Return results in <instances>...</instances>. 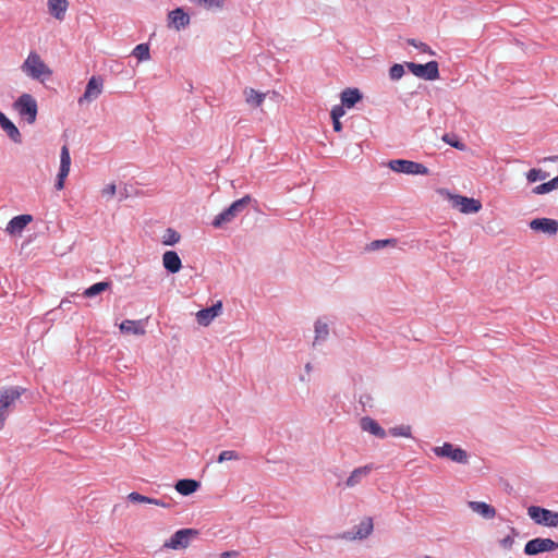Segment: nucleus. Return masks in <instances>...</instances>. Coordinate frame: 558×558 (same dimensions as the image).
Returning a JSON list of instances; mask_svg holds the SVG:
<instances>
[{
	"label": "nucleus",
	"mask_w": 558,
	"mask_h": 558,
	"mask_svg": "<svg viewBox=\"0 0 558 558\" xmlns=\"http://www.w3.org/2000/svg\"><path fill=\"white\" fill-rule=\"evenodd\" d=\"M448 196L452 207L459 209L462 214H474L482 208V204L478 199L453 194H448Z\"/></svg>",
	"instance_id": "obj_10"
},
{
	"label": "nucleus",
	"mask_w": 558,
	"mask_h": 558,
	"mask_svg": "<svg viewBox=\"0 0 558 558\" xmlns=\"http://www.w3.org/2000/svg\"><path fill=\"white\" fill-rule=\"evenodd\" d=\"M0 126L13 142L21 143L22 136L19 129L2 112H0Z\"/></svg>",
	"instance_id": "obj_23"
},
{
	"label": "nucleus",
	"mask_w": 558,
	"mask_h": 558,
	"mask_svg": "<svg viewBox=\"0 0 558 558\" xmlns=\"http://www.w3.org/2000/svg\"><path fill=\"white\" fill-rule=\"evenodd\" d=\"M198 532L194 529H182L177 531L163 546L170 549H184L190 545V542L195 537Z\"/></svg>",
	"instance_id": "obj_9"
},
{
	"label": "nucleus",
	"mask_w": 558,
	"mask_h": 558,
	"mask_svg": "<svg viewBox=\"0 0 558 558\" xmlns=\"http://www.w3.org/2000/svg\"><path fill=\"white\" fill-rule=\"evenodd\" d=\"M372 470H373V465L372 464L360 466V468L353 470L351 472L350 476L345 481V486L347 487H354V486L359 485L362 482L363 478H365L366 476L369 475Z\"/></svg>",
	"instance_id": "obj_20"
},
{
	"label": "nucleus",
	"mask_w": 558,
	"mask_h": 558,
	"mask_svg": "<svg viewBox=\"0 0 558 558\" xmlns=\"http://www.w3.org/2000/svg\"><path fill=\"white\" fill-rule=\"evenodd\" d=\"M221 310L222 304L218 302L210 307L198 311L196 314L197 323L202 326H208L221 313Z\"/></svg>",
	"instance_id": "obj_15"
},
{
	"label": "nucleus",
	"mask_w": 558,
	"mask_h": 558,
	"mask_svg": "<svg viewBox=\"0 0 558 558\" xmlns=\"http://www.w3.org/2000/svg\"><path fill=\"white\" fill-rule=\"evenodd\" d=\"M360 425L364 432H367L378 438L383 439L386 437L385 429L372 417H368V416L362 417Z\"/></svg>",
	"instance_id": "obj_21"
},
{
	"label": "nucleus",
	"mask_w": 558,
	"mask_h": 558,
	"mask_svg": "<svg viewBox=\"0 0 558 558\" xmlns=\"http://www.w3.org/2000/svg\"><path fill=\"white\" fill-rule=\"evenodd\" d=\"M21 392L17 388L10 387L0 389V429L3 428L4 422L15 402L20 399Z\"/></svg>",
	"instance_id": "obj_4"
},
{
	"label": "nucleus",
	"mask_w": 558,
	"mask_h": 558,
	"mask_svg": "<svg viewBox=\"0 0 558 558\" xmlns=\"http://www.w3.org/2000/svg\"><path fill=\"white\" fill-rule=\"evenodd\" d=\"M70 167H71L70 150L66 145H63L61 148V153H60V169H59V173L57 175V181H56V189L58 191L63 190L65 179L70 172Z\"/></svg>",
	"instance_id": "obj_12"
},
{
	"label": "nucleus",
	"mask_w": 558,
	"mask_h": 558,
	"mask_svg": "<svg viewBox=\"0 0 558 558\" xmlns=\"http://www.w3.org/2000/svg\"><path fill=\"white\" fill-rule=\"evenodd\" d=\"M174 487L179 494L187 496L195 493L198 489L199 483L195 480L184 478L178 481Z\"/></svg>",
	"instance_id": "obj_29"
},
{
	"label": "nucleus",
	"mask_w": 558,
	"mask_h": 558,
	"mask_svg": "<svg viewBox=\"0 0 558 558\" xmlns=\"http://www.w3.org/2000/svg\"><path fill=\"white\" fill-rule=\"evenodd\" d=\"M397 240L396 239H386V240H375L371 242L368 245V248L371 251H376L386 246H396Z\"/></svg>",
	"instance_id": "obj_35"
},
{
	"label": "nucleus",
	"mask_w": 558,
	"mask_h": 558,
	"mask_svg": "<svg viewBox=\"0 0 558 558\" xmlns=\"http://www.w3.org/2000/svg\"><path fill=\"white\" fill-rule=\"evenodd\" d=\"M530 228L549 235L558 232V221L550 218H536L530 222Z\"/></svg>",
	"instance_id": "obj_14"
},
{
	"label": "nucleus",
	"mask_w": 558,
	"mask_h": 558,
	"mask_svg": "<svg viewBox=\"0 0 558 558\" xmlns=\"http://www.w3.org/2000/svg\"><path fill=\"white\" fill-rule=\"evenodd\" d=\"M434 452L438 457H446L454 462L465 463L468 460L466 452L461 448H456L451 444H444L440 447H436Z\"/></svg>",
	"instance_id": "obj_13"
},
{
	"label": "nucleus",
	"mask_w": 558,
	"mask_h": 558,
	"mask_svg": "<svg viewBox=\"0 0 558 558\" xmlns=\"http://www.w3.org/2000/svg\"><path fill=\"white\" fill-rule=\"evenodd\" d=\"M558 189V175L548 182L542 183L533 189V193L541 195Z\"/></svg>",
	"instance_id": "obj_30"
},
{
	"label": "nucleus",
	"mask_w": 558,
	"mask_h": 558,
	"mask_svg": "<svg viewBox=\"0 0 558 558\" xmlns=\"http://www.w3.org/2000/svg\"><path fill=\"white\" fill-rule=\"evenodd\" d=\"M243 95H244V98H245V102L248 105V107L251 108H258L263 105L265 98H266V93H260L254 88H251V87H246L244 90H243Z\"/></svg>",
	"instance_id": "obj_24"
},
{
	"label": "nucleus",
	"mask_w": 558,
	"mask_h": 558,
	"mask_svg": "<svg viewBox=\"0 0 558 558\" xmlns=\"http://www.w3.org/2000/svg\"><path fill=\"white\" fill-rule=\"evenodd\" d=\"M116 191H117L116 184L110 183L101 190V194H102V196H105L107 198H111L116 195Z\"/></svg>",
	"instance_id": "obj_43"
},
{
	"label": "nucleus",
	"mask_w": 558,
	"mask_h": 558,
	"mask_svg": "<svg viewBox=\"0 0 558 558\" xmlns=\"http://www.w3.org/2000/svg\"><path fill=\"white\" fill-rule=\"evenodd\" d=\"M409 44L420 49L422 52L434 54V51L424 43H417L415 39H409Z\"/></svg>",
	"instance_id": "obj_42"
},
{
	"label": "nucleus",
	"mask_w": 558,
	"mask_h": 558,
	"mask_svg": "<svg viewBox=\"0 0 558 558\" xmlns=\"http://www.w3.org/2000/svg\"><path fill=\"white\" fill-rule=\"evenodd\" d=\"M235 556H236L235 551H225L221 554V558H231V557H235Z\"/></svg>",
	"instance_id": "obj_46"
},
{
	"label": "nucleus",
	"mask_w": 558,
	"mask_h": 558,
	"mask_svg": "<svg viewBox=\"0 0 558 558\" xmlns=\"http://www.w3.org/2000/svg\"><path fill=\"white\" fill-rule=\"evenodd\" d=\"M332 124H333V130L336 132H340L342 130V124H341L340 120H338V119L332 120Z\"/></svg>",
	"instance_id": "obj_45"
},
{
	"label": "nucleus",
	"mask_w": 558,
	"mask_h": 558,
	"mask_svg": "<svg viewBox=\"0 0 558 558\" xmlns=\"http://www.w3.org/2000/svg\"><path fill=\"white\" fill-rule=\"evenodd\" d=\"M128 498L132 502L150 504V505L159 506V507H162V508H170L171 507V502L170 501H165L163 499L150 498V497L141 495V494L135 493V492L130 493Z\"/></svg>",
	"instance_id": "obj_27"
},
{
	"label": "nucleus",
	"mask_w": 558,
	"mask_h": 558,
	"mask_svg": "<svg viewBox=\"0 0 558 558\" xmlns=\"http://www.w3.org/2000/svg\"><path fill=\"white\" fill-rule=\"evenodd\" d=\"M388 167L398 173H405V174H422L426 175L429 173V170L427 167H425L423 163L415 162L412 160L407 159H395L390 160L388 162Z\"/></svg>",
	"instance_id": "obj_6"
},
{
	"label": "nucleus",
	"mask_w": 558,
	"mask_h": 558,
	"mask_svg": "<svg viewBox=\"0 0 558 558\" xmlns=\"http://www.w3.org/2000/svg\"><path fill=\"white\" fill-rule=\"evenodd\" d=\"M527 514L536 524L548 527L558 526V512L553 510L538 506H531L527 508Z\"/></svg>",
	"instance_id": "obj_5"
},
{
	"label": "nucleus",
	"mask_w": 558,
	"mask_h": 558,
	"mask_svg": "<svg viewBox=\"0 0 558 558\" xmlns=\"http://www.w3.org/2000/svg\"><path fill=\"white\" fill-rule=\"evenodd\" d=\"M251 196L246 195L233 202L227 209L217 215L213 221L215 228H220L222 225L231 222L244 208L250 204Z\"/></svg>",
	"instance_id": "obj_3"
},
{
	"label": "nucleus",
	"mask_w": 558,
	"mask_h": 558,
	"mask_svg": "<svg viewBox=\"0 0 558 558\" xmlns=\"http://www.w3.org/2000/svg\"><path fill=\"white\" fill-rule=\"evenodd\" d=\"M22 71L31 78L45 82L52 75V70L44 62L41 57L32 51L21 66Z\"/></svg>",
	"instance_id": "obj_1"
},
{
	"label": "nucleus",
	"mask_w": 558,
	"mask_h": 558,
	"mask_svg": "<svg viewBox=\"0 0 558 558\" xmlns=\"http://www.w3.org/2000/svg\"><path fill=\"white\" fill-rule=\"evenodd\" d=\"M558 549V543L551 538L536 537L529 541L524 546V554L535 556L542 553L554 551Z\"/></svg>",
	"instance_id": "obj_8"
},
{
	"label": "nucleus",
	"mask_w": 558,
	"mask_h": 558,
	"mask_svg": "<svg viewBox=\"0 0 558 558\" xmlns=\"http://www.w3.org/2000/svg\"><path fill=\"white\" fill-rule=\"evenodd\" d=\"M374 525L372 518H365L361 521V523L356 526V531L353 535H345V538L349 539H363L366 538L373 532Z\"/></svg>",
	"instance_id": "obj_25"
},
{
	"label": "nucleus",
	"mask_w": 558,
	"mask_h": 558,
	"mask_svg": "<svg viewBox=\"0 0 558 558\" xmlns=\"http://www.w3.org/2000/svg\"><path fill=\"white\" fill-rule=\"evenodd\" d=\"M21 119L28 124L36 121L38 106L36 99L31 94H22L13 105Z\"/></svg>",
	"instance_id": "obj_2"
},
{
	"label": "nucleus",
	"mask_w": 558,
	"mask_h": 558,
	"mask_svg": "<svg viewBox=\"0 0 558 558\" xmlns=\"http://www.w3.org/2000/svg\"><path fill=\"white\" fill-rule=\"evenodd\" d=\"M442 141L445 143L449 144L450 146L459 149V150H465L466 149L465 144L462 143L461 141L457 140L456 135L445 134L442 136Z\"/></svg>",
	"instance_id": "obj_37"
},
{
	"label": "nucleus",
	"mask_w": 558,
	"mask_h": 558,
	"mask_svg": "<svg viewBox=\"0 0 558 558\" xmlns=\"http://www.w3.org/2000/svg\"><path fill=\"white\" fill-rule=\"evenodd\" d=\"M169 26L177 31L185 28L190 24V16L181 8H177L168 13Z\"/></svg>",
	"instance_id": "obj_16"
},
{
	"label": "nucleus",
	"mask_w": 558,
	"mask_h": 558,
	"mask_svg": "<svg viewBox=\"0 0 558 558\" xmlns=\"http://www.w3.org/2000/svg\"><path fill=\"white\" fill-rule=\"evenodd\" d=\"M547 177H548V173L541 169H531L526 173V179L531 183L536 182L538 180H545Z\"/></svg>",
	"instance_id": "obj_38"
},
{
	"label": "nucleus",
	"mask_w": 558,
	"mask_h": 558,
	"mask_svg": "<svg viewBox=\"0 0 558 558\" xmlns=\"http://www.w3.org/2000/svg\"><path fill=\"white\" fill-rule=\"evenodd\" d=\"M329 335L328 325L322 320L315 323V342L325 340Z\"/></svg>",
	"instance_id": "obj_32"
},
{
	"label": "nucleus",
	"mask_w": 558,
	"mask_h": 558,
	"mask_svg": "<svg viewBox=\"0 0 558 558\" xmlns=\"http://www.w3.org/2000/svg\"><path fill=\"white\" fill-rule=\"evenodd\" d=\"M344 106H335L331 110V119L332 120H340L341 117L344 116L345 111H344Z\"/></svg>",
	"instance_id": "obj_44"
},
{
	"label": "nucleus",
	"mask_w": 558,
	"mask_h": 558,
	"mask_svg": "<svg viewBox=\"0 0 558 558\" xmlns=\"http://www.w3.org/2000/svg\"><path fill=\"white\" fill-rule=\"evenodd\" d=\"M389 434L395 437H411V427L410 426H397L389 429Z\"/></svg>",
	"instance_id": "obj_39"
},
{
	"label": "nucleus",
	"mask_w": 558,
	"mask_h": 558,
	"mask_svg": "<svg viewBox=\"0 0 558 558\" xmlns=\"http://www.w3.org/2000/svg\"><path fill=\"white\" fill-rule=\"evenodd\" d=\"M108 288H109L108 282H97L84 291V296L93 298V296L106 291Z\"/></svg>",
	"instance_id": "obj_31"
},
{
	"label": "nucleus",
	"mask_w": 558,
	"mask_h": 558,
	"mask_svg": "<svg viewBox=\"0 0 558 558\" xmlns=\"http://www.w3.org/2000/svg\"><path fill=\"white\" fill-rule=\"evenodd\" d=\"M49 13L58 21H63L69 8V0H48Z\"/></svg>",
	"instance_id": "obj_18"
},
{
	"label": "nucleus",
	"mask_w": 558,
	"mask_h": 558,
	"mask_svg": "<svg viewBox=\"0 0 558 558\" xmlns=\"http://www.w3.org/2000/svg\"><path fill=\"white\" fill-rule=\"evenodd\" d=\"M239 459H240V456L236 451L225 450V451L220 452V454L218 457V462L222 463L225 461L239 460Z\"/></svg>",
	"instance_id": "obj_40"
},
{
	"label": "nucleus",
	"mask_w": 558,
	"mask_h": 558,
	"mask_svg": "<svg viewBox=\"0 0 558 558\" xmlns=\"http://www.w3.org/2000/svg\"><path fill=\"white\" fill-rule=\"evenodd\" d=\"M407 68L417 77L434 81L439 77V69L437 61H429L426 64L408 62Z\"/></svg>",
	"instance_id": "obj_7"
},
{
	"label": "nucleus",
	"mask_w": 558,
	"mask_h": 558,
	"mask_svg": "<svg viewBox=\"0 0 558 558\" xmlns=\"http://www.w3.org/2000/svg\"><path fill=\"white\" fill-rule=\"evenodd\" d=\"M120 330L124 333L136 336H143L145 333L143 320L125 319L120 324Z\"/></svg>",
	"instance_id": "obj_26"
},
{
	"label": "nucleus",
	"mask_w": 558,
	"mask_h": 558,
	"mask_svg": "<svg viewBox=\"0 0 558 558\" xmlns=\"http://www.w3.org/2000/svg\"><path fill=\"white\" fill-rule=\"evenodd\" d=\"M32 220L33 217L31 215L16 216L9 221L5 231L11 235L19 234L29 222H32Z\"/></svg>",
	"instance_id": "obj_17"
},
{
	"label": "nucleus",
	"mask_w": 558,
	"mask_h": 558,
	"mask_svg": "<svg viewBox=\"0 0 558 558\" xmlns=\"http://www.w3.org/2000/svg\"><path fill=\"white\" fill-rule=\"evenodd\" d=\"M511 534L505 536L499 541V544L505 549H511L514 544V537L518 536V531L514 527H510Z\"/></svg>",
	"instance_id": "obj_36"
},
{
	"label": "nucleus",
	"mask_w": 558,
	"mask_h": 558,
	"mask_svg": "<svg viewBox=\"0 0 558 558\" xmlns=\"http://www.w3.org/2000/svg\"><path fill=\"white\" fill-rule=\"evenodd\" d=\"M180 234L175 230L169 228L162 236V243L165 245H174L180 241Z\"/></svg>",
	"instance_id": "obj_33"
},
{
	"label": "nucleus",
	"mask_w": 558,
	"mask_h": 558,
	"mask_svg": "<svg viewBox=\"0 0 558 558\" xmlns=\"http://www.w3.org/2000/svg\"><path fill=\"white\" fill-rule=\"evenodd\" d=\"M104 89V80L100 76H92L86 85L83 96L78 98V105L97 99Z\"/></svg>",
	"instance_id": "obj_11"
},
{
	"label": "nucleus",
	"mask_w": 558,
	"mask_h": 558,
	"mask_svg": "<svg viewBox=\"0 0 558 558\" xmlns=\"http://www.w3.org/2000/svg\"><path fill=\"white\" fill-rule=\"evenodd\" d=\"M403 74H404V69H403V65H401V64H393L389 70V76L393 81L400 80Z\"/></svg>",
	"instance_id": "obj_41"
},
{
	"label": "nucleus",
	"mask_w": 558,
	"mask_h": 558,
	"mask_svg": "<svg viewBox=\"0 0 558 558\" xmlns=\"http://www.w3.org/2000/svg\"><path fill=\"white\" fill-rule=\"evenodd\" d=\"M468 506L473 512L477 513L484 519L489 520L496 515V509L484 501H469Z\"/></svg>",
	"instance_id": "obj_19"
},
{
	"label": "nucleus",
	"mask_w": 558,
	"mask_h": 558,
	"mask_svg": "<svg viewBox=\"0 0 558 558\" xmlns=\"http://www.w3.org/2000/svg\"><path fill=\"white\" fill-rule=\"evenodd\" d=\"M362 99V94L357 88H347L341 93V104L347 108H352Z\"/></svg>",
	"instance_id": "obj_28"
},
{
	"label": "nucleus",
	"mask_w": 558,
	"mask_h": 558,
	"mask_svg": "<svg viewBox=\"0 0 558 558\" xmlns=\"http://www.w3.org/2000/svg\"><path fill=\"white\" fill-rule=\"evenodd\" d=\"M133 56L136 57L140 61L148 60L150 57L149 47L146 44L137 45L133 50Z\"/></svg>",
	"instance_id": "obj_34"
},
{
	"label": "nucleus",
	"mask_w": 558,
	"mask_h": 558,
	"mask_svg": "<svg viewBox=\"0 0 558 558\" xmlns=\"http://www.w3.org/2000/svg\"><path fill=\"white\" fill-rule=\"evenodd\" d=\"M162 264H163V267L171 274H175V272L180 271V269L182 267L181 259H180L178 253L174 251L165 252V254L162 256Z\"/></svg>",
	"instance_id": "obj_22"
}]
</instances>
